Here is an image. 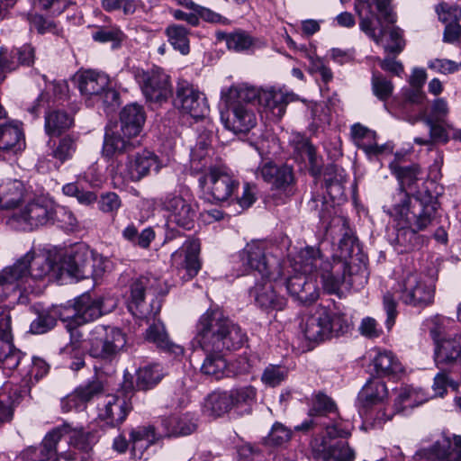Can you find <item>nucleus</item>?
<instances>
[{"label":"nucleus","mask_w":461,"mask_h":461,"mask_svg":"<svg viewBox=\"0 0 461 461\" xmlns=\"http://www.w3.org/2000/svg\"><path fill=\"white\" fill-rule=\"evenodd\" d=\"M384 212L396 222L394 241L407 251L413 248L417 233L432 222L436 208L433 204L411 198L407 191L393 193L383 205Z\"/></svg>","instance_id":"nucleus-1"},{"label":"nucleus","mask_w":461,"mask_h":461,"mask_svg":"<svg viewBox=\"0 0 461 461\" xmlns=\"http://www.w3.org/2000/svg\"><path fill=\"white\" fill-rule=\"evenodd\" d=\"M195 339L204 352L223 353L240 348L246 334L220 309H209L198 320Z\"/></svg>","instance_id":"nucleus-2"},{"label":"nucleus","mask_w":461,"mask_h":461,"mask_svg":"<svg viewBox=\"0 0 461 461\" xmlns=\"http://www.w3.org/2000/svg\"><path fill=\"white\" fill-rule=\"evenodd\" d=\"M325 436L317 435L310 442L311 454L315 461H354L355 451L347 439L351 435V425L341 418L334 419L325 426Z\"/></svg>","instance_id":"nucleus-3"},{"label":"nucleus","mask_w":461,"mask_h":461,"mask_svg":"<svg viewBox=\"0 0 461 461\" xmlns=\"http://www.w3.org/2000/svg\"><path fill=\"white\" fill-rule=\"evenodd\" d=\"M146 120L141 105L131 104L120 113V131L106 132L104 135L103 153L112 158L115 153L130 152L141 146L140 135Z\"/></svg>","instance_id":"nucleus-4"},{"label":"nucleus","mask_w":461,"mask_h":461,"mask_svg":"<svg viewBox=\"0 0 461 461\" xmlns=\"http://www.w3.org/2000/svg\"><path fill=\"white\" fill-rule=\"evenodd\" d=\"M104 258L80 243L71 248L62 258L59 270L77 280L96 279L104 272Z\"/></svg>","instance_id":"nucleus-5"},{"label":"nucleus","mask_w":461,"mask_h":461,"mask_svg":"<svg viewBox=\"0 0 461 461\" xmlns=\"http://www.w3.org/2000/svg\"><path fill=\"white\" fill-rule=\"evenodd\" d=\"M391 0H356L355 10L359 18V27L368 37L376 43L382 41L384 23H394L395 14L390 7Z\"/></svg>","instance_id":"nucleus-6"},{"label":"nucleus","mask_w":461,"mask_h":461,"mask_svg":"<svg viewBox=\"0 0 461 461\" xmlns=\"http://www.w3.org/2000/svg\"><path fill=\"white\" fill-rule=\"evenodd\" d=\"M354 268L352 262L338 260L332 266L326 262L321 270L323 289L329 294L340 295L343 290L363 286L367 279L366 268L359 267L356 273L353 272Z\"/></svg>","instance_id":"nucleus-7"},{"label":"nucleus","mask_w":461,"mask_h":461,"mask_svg":"<svg viewBox=\"0 0 461 461\" xmlns=\"http://www.w3.org/2000/svg\"><path fill=\"white\" fill-rule=\"evenodd\" d=\"M388 394V389L384 381L379 378L368 380L357 396L359 413L366 420H373L377 425L391 420L393 414L387 413L384 408Z\"/></svg>","instance_id":"nucleus-8"},{"label":"nucleus","mask_w":461,"mask_h":461,"mask_svg":"<svg viewBox=\"0 0 461 461\" xmlns=\"http://www.w3.org/2000/svg\"><path fill=\"white\" fill-rule=\"evenodd\" d=\"M90 356L104 360L114 359L126 345V335L115 326L96 325L86 340Z\"/></svg>","instance_id":"nucleus-9"},{"label":"nucleus","mask_w":461,"mask_h":461,"mask_svg":"<svg viewBox=\"0 0 461 461\" xmlns=\"http://www.w3.org/2000/svg\"><path fill=\"white\" fill-rule=\"evenodd\" d=\"M160 205L169 227L177 226L185 230L194 227L198 206L187 193H167L161 198Z\"/></svg>","instance_id":"nucleus-10"},{"label":"nucleus","mask_w":461,"mask_h":461,"mask_svg":"<svg viewBox=\"0 0 461 461\" xmlns=\"http://www.w3.org/2000/svg\"><path fill=\"white\" fill-rule=\"evenodd\" d=\"M55 213V204L51 200L37 197L14 212L8 219V224L15 230L30 231L52 221Z\"/></svg>","instance_id":"nucleus-11"},{"label":"nucleus","mask_w":461,"mask_h":461,"mask_svg":"<svg viewBox=\"0 0 461 461\" xmlns=\"http://www.w3.org/2000/svg\"><path fill=\"white\" fill-rule=\"evenodd\" d=\"M272 249L262 241L248 243L240 254L241 260L249 268L258 272L262 278L281 279V265Z\"/></svg>","instance_id":"nucleus-12"},{"label":"nucleus","mask_w":461,"mask_h":461,"mask_svg":"<svg viewBox=\"0 0 461 461\" xmlns=\"http://www.w3.org/2000/svg\"><path fill=\"white\" fill-rule=\"evenodd\" d=\"M115 153V155L127 154L124 161L119 160L117 164V174L123 182H139L153 170L158 172L161 164L158 157L152 151L142 149L141 151Z\"/></svg>","instance_id":"nucleus-13"},{"label":"nucleus","mask_w":461,"mask_h":461,"mask_svg":"<svg viewBox=\"0 0 461 461\" xmlns=\"http://www.w3.org/2000/svg\"><path fill=\"white\" fill-rule=\"evenodd\" d=\"M197 180L203 195L215 202L228 201L240 186L239 181L225 167L212 168Z\"/></svg>","instance_id":"nucleus-14"},{"label":"nucleus","mask_w":461,"mask_h":461,"mask_svg":"<svg viewBox=\"0 0 461 461\" xmlns=\"http://www.w3.org/2000/svg\"><path fill=\"white\" fill-rule=\"evenodd\" d=\"M399 299L407 305L424 309L434 303L435 285L425 276L408 273L399 283Z\"/></svg>","instance_id":"nucleus-15"},{"label":"nucleus","mask_w":461,"mask_h":461,"mask_svg":"<svg viewBox=\"0 0 461 461\" xmlns=\"http://www.w3.org/2000/svg\"><path fill=\"white\" fill-rule=\"evenodd\" d=\"M26 368L27 370L23 374L22 389L15 398L7 395V391L11 389L9 384H5L4 387L0 389V423L11 420L13 417L11 404L14 402L17 398L29 393L31 386L37 383L49 371L48 364L39 357L32 358L26 366Z\"/></svg>","instance_id":"nucleus-16"},{"label":"nucleus","mask_w":461,"mask_h":461,"mask_svg":"<svg viewBox=\"0 0 461 461\" xmlns=\"http://www.w3.org/2000/svg\"><path fill=\"white\" fill-rule=\"evenodd\" d=\"M77 81L81 95L89 100L110 105L119 97L118 93L110 87V78L105 73L84 70L77 74Z\"/></svg>","instance_id":"nucleus-17"},{"label":"nucleus","mask_w":461,"mask_h":461,"mask_svg":"<svg viewBox=\"0 0 461 461\" xmlns=\"http://www.w3.org/2000/svg\"><path fill=\"white\" fill-rule=\"evenodd\" d=\"M53 429H60V439L64 436L68 438L69 449L59 453V456L66 461H88L93 456V447L97 442L93 431L83 428H71L68 424L59 426Z\"/></svg>","instance_id":"nucleus-18"},{"label":"nucleus","mask_w":461,"mask_h":461,"mask_svg":"<svg viewBox=\"0 0 461 461\" xmlns=\"http://www.w3.org/2000/svg\"><path fill=\"white\" fill-rule=\"evenodd\" d=\"M135 79L146 100L151 103H162L172 95L169 76L160 68L138 70Z\"/></svg>","instance_id":"nucleus-19"},{"label":"nucleus","mask_w":461,"mask_h":461,"mask_svg":"<svg viewBox=\"0 0 461 461\" xmlns=\"http://www.w3.org/2000/svg\"><path fill=\"white\" fill-rule=\"evenodd\" d=\"M256 176L261 177L271 185L273 190L277 191L285 197L291 196L295 192V177L292 167L280 165L272 161H263L257 168Z\"/></svg>","instance_id":"nucleus-20"},{"label":"nucleus","mask_w":461,"mask_h":461,"mask_svg":"<svg viewBox=\"0 0 461 461\" xmlns=\"http://www.w3.org/2000/svg\"><path fill=\"white\" fill-rule=\"evenodd\" d=\"M150 285L151 279L147 276H140L132 279L130 284L128 309L138 318L155 317L159 312V302L152 301L150 309H149L144 303L145 294L149 289Z\"/></svg>","instance_id":"nucleus-21"},{"label":"nucleus","mask_w":461,"mask_h":461,"mask_svg":"<svg viewBox=\"0 0 461 461\" xmlns=\"http://www.w3.org/2000/svg\"><path fill=\"white\" fill-rule=\"evenodd\" d=\"M422 457L436 461H461V437L444 435L429 449H422L417 452L413 456V461H418V459Z\"/></svg>","instance_id":"nucleus-22"},{"label":"nucleus","mask_w":461,"mask_h":461,"mask_svg":"<svg viewBox=\"0 0 461 461\" xmlns=\"http://www.w3.org/2000/svg\"><path fill=\"white\" fill-rule=\"evenodd\" d=\"M295 100V95L282 88L261 89L259 107L271 120H280L285 113L286 106Z\"/></svg>","instance_id":"nucleus-23"},{"label":"nucleus","mask_w":461,"mask_h":461,"mask_svg":"<svg viewBox=\"0 0 461 461\" xmlns=\"http://www.w3.org/2000/svg\"><path fill=\"white\" fill-rule=\"evenodd\" d=\"M176 102L194 118L204 117L209 110L204 95L186 81L178 84Z\"/></svg>","instance_id":"nucleus-24"},{"label":"nucleus","mask_w":461,"mask_h":461,"mask_svg":"<svg viewBox=\"0 0 461 461\" xmlns=\"http://www.w3.org/2000/svg\"><path fill=\"white\" fill-rule=\"evenodd\" d=\"M279 279L262 278L249 291L255 303L265 311H281L286 305V299L276 291V284Z\"/></svg>","instance_id":"nucleus-25"},{"label":"nucleus","mask_w":461,"mask_h":461,"mask_svg":"<svg viewBox=\"0 0 461 461\" xmlns=\"http://www.w3.org/2000/svg\"><path fill=\"white\" fill-rule=\"evenodd\" d=\"M433 346V360L438 368L451 367L461 362V333L447 335Z\"/></svg>","instance_id":"nucleus-26"},{"label":"nucleus","mask_w":461,"mask_h":461,"mask_svg":"<svg viewBox=\"0 0 461 461\" xmlns=\"http://www.w3.org/2000/svg\"><path fill=\"white\" fill-rule=\"evenodd\" d=\"M200 248V241L191 239L186 240L180 249L172 254L173 263L179 265L180 268L185 271V274L182 276L185 281L194 277L201 269Z\"/></svg>","instance_id":"nucleus-27"},{"label":"nucleus","mask_w":461,"mask_h":461,"mask_svg":"<svg viewBox=\"0 0 461 461\" xmlns=\"http://www.w3.org/2000/svg\"><path fill=\"white\" fill-rule=\"evenodd\" d=\"M13 267L17 269L25 268L24 276L21 278L22 285L29 276L34 279L44 277L54 268V266L45 254H37L34 250H30L23 258L18 259L13 265Z\"/></svg>","instance_id":"nucleus-28"},{"label":"nucleus","mask_w":461,"mask_h":461,"mask_svg":"<svg viewBox=\"0 0 461 461\" xmlns=\"http://www.w3.org/2000/svg\"><path fill=\"white\" fill-rule=\"evenodd\" d=\"M288 294L302 303H312L319 297L316 282L308 274L295 272L285 281Z\"/></svg>","instance_id":"nucleus-29"},{"label":"nucleus","mask_w":461,"mask_h":461,"mask_svg":"<svg viewBox=\"0 0 461 461\" xmlns=\"http://www.w3.org/2000/svg\"><path fill=\"white\" fill-rule=\"evenodd\" d=\"M103 391V383L98 379L84 383L61 400V408L66 412L84 408L88 402L100 395Z\"/></svg>","instance_id":"nucleus-30"},{"label":"nucleus","mask_w":461,"mask_h":461,"mask_svg":"<svg viewBox=\"0 0 461 461\" xmlns=\"http://www.w3.org/2000/svg\"><path fill=\"white\" fill-rule=\"evenodd\" d=\"M60 440V429H52L39 447H30L23 451L19 461H49L59 455L57 444Z\"/></svg>","instance_id":"nucleus-31"},{"label":"nucleus","mask_w":461,"mask_h":461,"mask_svg":"<svg viewBox=\"0 0 461 461\" xmlns=\"http://www.w3.org/2000/svg\"><path fill=\"white\" fill-rule=\"evenodd\" d=\"M327 318L324 307H319L314 313L303 316L300 327L304 338L315 343L328 339V330L325 326Z\"/></svg>","instance_id":"nucleus-32"},{"label":"nucleus","mask_w":461,"mask_h":461,"mask_svg":"<svg viewBox=\"0 0 461 461\" xmlns=\"http://www.w3.org/2000/svg\"><path fill=\"white\" fill-rule=\"evenodd\" d=\"M196 423L188 413L162 418L158 428L159 437L187 436L196 429Z\"/></svg>","instance_id":"nucleus-33"},{"label":"nucleus","mask_w":461,"mask_h":461,"mask_svg":"<svg viewBox=\"0 0 461 461\" xmlns=\"http://www.w3.org/2000/svg\"><path fill=\"white\" fill-rule=\"evenodd\" d=\"M231 112L226 119L221 117L225 127L234 133H246L257 123L254 112L243 104L230 105Z\"/></svg>","instance_id":"nucleus-34"},{"label":"nucleus","mask_w":461,"mask_h":461,"mask_svg":"<svg viewBox=\"0 0 461 461\" xmlns=\"http://www.w3.org/2000/svg\"><path fill=\"white\" fill-rule=\"evenodd\" d=\"M106 310L101 298L93 299L89 294H83L74 303L73 318L78 323L92 321L102 316Z\"/></svg>","instance_id":"nucleus-35"},{"label":"nucleus","mask_w":461,"mask_h":461,"mask_svg":"<svg viewBox=\"0 0 461 461\" xmlns=\"http://www.w3.org/2000/svg\"><path fill=\"white\" fill-rule=\"evenodd\" d=\"M130 406L124 397L106 396L98 416L111 426L121 424L126 418Z\"/></svg>","instance_id":"nucleus-36"},{"label":"nucleus","mask_w":461,"mask_h":461,"mask_svg":"<svg viewBox=\"0 0 461 461\" xmlns=\"http://www.w3.org/2000/svg\"><path fill=\"white\" fill-rule=\"evenodd\" d=\"M326 262L323 261L319 249L307 247L291 259V267L294 272L311 275L318 269L321 270Z\"/></svg>","instance_id":"nucleus-37"},{"label":"nucleus","mask_w":461,"mask_h":461,"mask_svg":"<svg viewBox=\"0 0 461 461\" xmlns=\"http://www.w3.org/2000/svg\"><path fill=\"white\" fill-rule=\"evenodd\" d=\"M26 189L24 184L18 179L0 180V208L13 209L23 200Z\"/></svg>","instance_id":"nucleus-38"},{"label":"nucleus","mask_w":461,"mask_h":461,"mask_svg":"<svg viewBox=\"0 0 461 461\" xmlns=\"http://www.w3.org/2000/svg\"><path fill=\"white\" fill-rule=\"evenodd\" d=\"M261 89L258 90L247 84L231 86L230 88L221 91V100L226 105L242 104L257 100L259 104Z\"/></svg>","instance_id":"nucleus-39"},{"label":"nucleus","mask_w":461,"mask_h":461,"mask_svg":"<svg viewBox=\"0 0 461 461\" xmlns=\"http://www.w3.org/2000/svg\"><path fill=\"white\" fill-rule=\"evenodd\" d=\"M24 147L23 132L18 124L0 125V150L17 152Z\"/></svg>","instance_id":"nucleus-40"},{"label":"nucleus","mask_w":461,"mask_h":461,"mask_svg":"<svg viewBox=\"0 0 461 461\" xmlns=\"http://www.w3.org/2000/svg\"><path fill=\"white\" fill-rule=\"evenodd\" d=\"M210 150L209 144L205 141L198 142L191 150L190 168L193 174L200 176L210 172L212 168L217 167L210 157Z\"/></svg>","instance_id":"nucleus-41"},{"label":"nucleus","mask_w":461,"mask_h":461,"mask_svg":"<svg viewBox=\"0 0 461 461\" xmlns=\"http://www.w3.org/2000/svg\"><path fill=\"white\" fill-rule=\"evenodd\" d=\"M146 339L156 344L158 348L166 350L175 356H181L184 353V348L173 343L161 322H157L150 325L146 330Z\"/></svg>","instance_id":"nucleus-42"},{"label":"nucleus","mask_w":461,"mask_h":461,"mask_svg":"<svg viewBox=\"0 0 461 461\" xmlns=\"http://www.w3.org/2000/svg\"><path fill=\"white\" fill-rule=\"evenodd\" d=\"M294 141V152L303 161L309 163V170L312 176H319L321 174V159L316 155L314 147L308 139L302 136H296V140Z\"/></svg>","instance_id":"nucleus-43"},{"label":"nucleus","mask_w":461,"mask_h":461,"mask_svg":"<svg viewBox=\"0 0 461 461\" xmlns=\"http://www.w3.org/2000/svg\"><path fill=\"white\" fill-rule=\"evenodd\" d=\"M74 119L65 111L53 110L45 115V131L48 135L58 136L68 130Z\"/></svg>","instance_id":"nucleus-44"},{"label":"nucleus","mask_w":461,"mask_h":461,"mask_svg":"<svg viewBox=\"0 0 461 461\" xmlns=\"http://www.w3.org/2000/svg\"><path fill=\"white\" fill-rule=\"evenodd\" d=\"M373 365L378 376H390L402 371L400 361L391 351L378 352Z\"/></svg>","instance_id":"nucleus-45"},{"label":"nucleus","mask_w":461,"mask_h":461,"mask_svg":"<svg viewBox=\"0 0 461 461\" xmlns=\"http://www.w3.org/2000/svg\"><path fill=\"white\" fill-rule=\"evenodd\" d=\"M164 375L165 370L159 364L143 366L137 373L136 385L140 390H149L156 386Z\"/></svg>","instance_id":"nucleus-46"},{"label":"nucleus","mask_w":461,"mask_h":461,"mask_svg":"<svg viewBox=\"0 0 461 461\" xmlns=\"http://www.w3.org/2000/svg\"><path fill=\"white\" fill-rule=\"evenodd\" d=\"M426 402L424 394L420 390L405 386L399 390L394 400V409L396 412H405L409 409Z\"/></svg>","instance_id":"nucleus-47"},{"label":"nucleus","mask_w":461,"mask_h":461,"mask_svg":"<svg viewBox=\"0 0 461 461\" xmlns=\"http://www.w3.org/2000/svg\"><path fill=\"white\" fill-rule=\"evenodd\" d=\"M207 356L204 358L201 366V372L208 376L213 377L216 380L229 375L227 370V362L223 357L222 353L206 352Z\"/></svg>","instance_id":"nucleus-48"},{"label":"nucleus","mask_w":461,"mask_h":461,"mask_svg":"<svg viewBox=\"0 0 461 461\" xmlns=\"http://www.w3.org/2000/svg\"><path fill=\"white\" fill-rule=\"evenodd\" d=\"M326 315L328 320L325 321V326L328 330V339L344 335L349 331L351 322L345 313L326 308Z\"/></svg>","instance_id":"nucleus-49"},{"label":"nucleus","mask_w":461,"mask_h":461,"mask_svg":"<svg viewBox=\"0 0 461 461\" xmlns=\"http://www.w3.org/2000/svg\"><path fill=\"white\" fill-rule=\"evenodd\" d=\"M159 437L158 432L155 431L153 427H140L131 432V441L132 451L137 454H142V451L149 446L155 443Z\"/></svg>","instance_id":"nucleus-50"},{"label":"nucleus","mask_w":461,"mask_h":461,"mask_svg":"<svg viewBox=\"0 0 461 461\" xmlns=\"http://www.w3.org/2000/svg\"><path fill=\"white\" fill-rule=\"evenodd\" d=\"M170 44L181 54L186 55L190 51L188 30L180 24H171L165 31Z\"/></svg>","instance_id":"nucleus-51"},{"label":"nucleus","mask_w":461,"mask_h":461,"mask_svg":"<svg viewBox=\"0 0 461 461\" xmlns=\"http://www.w3.org/2000/svg\"><path fill=\"white\" fill-rule=\"evenodd\" d=\"M205 407L214 416H221L233 407V402L229 392H214L208 395Z\"/></svg>","instance_id":"nucleus-52"},{"label":"nucleus","mask_w":461,"mask_h":461,"mask_svg":"<svg viewBox=\"0 0 461 461\" xmlns=\"http://www.w3.org/2000/svg\"><path fill=\"white\" fill-rule=\"evenodd\" d=\"M352 137L357 141L358 146L367 155H378L381 154L384 148L379 146L376 143L366 144L364 142L365 139H373L375 133L360 123H356L351 127Z\"/></svg>","instance_id":"nucleus-53"},{"label":"nucleus","mask_w":461,"mask_h":461,"mask_svg":"<svg viewBox=\"0 0 461 461\" xmlns=\"http://www.w3.org/2000/svg\"><path fill=\"white\" fill-rule=\"evenodd\" d=\"M25 268L17 269L13 266L0 271V299L7 295V291L21 288V278L24 276Z\"/></svg>","instance_id":"nucleus-54"},{"label":"nucleus","mask_w":461,"mask_h":461,"mask_svg":"<svg viewBox=\"0 0 461 461\" xmlns=\"http://www.w3.org/2000/svg\"><path fill=\"white\" fill-rule=\"evenodd\" d=\"M390 169L400 182V186L394 193L401 190L406 191V187H410L417 181L420 173L417 165L402 167L397 162H392L390 164Z\"/></svg>","instance_id":"nucleus-55"},{"label":"nucleus","mask_w":461,"mask_h":461,"mask_svg":"<svg viewBox=\"0 0 461 461\" xmlns=\"http://www.w3.org/2000/svg\"><path fill=\"white\" fill-rule=\"evenodd\" d=\"M23 353L15 348L11 340L0 339V366L13 370L21 363Z\"/></svg>","instance_id":"nucleus-56"},{"label":"nucleus","mask_w":461,"mask_h":461,"mask_svg":"<svg viewBox=\"0 0 461 461\" xmlns=\"http://www.w3.org/2000/svg\"><path fill=\"white\" fill-rule=\"evenodd\" d=\"M371 89L373 95L380 101L386 103L394 89L393 82L376 70L372 71Z\"/></svg>","instance_id":"nucleus-57"},{"label":"nucleus","mask_w":461,"mask_h":461,"mask_svg":"<svg viewBox=\"0 0 461 461\" xmlns=\"http://www.w3.org/2000/svg\"><path fill=\"white\" fill-rule=\"evenodd\" d=\"M58 315L59 310L57 308L40 312L30 325L31 332L33 334L48 332L56 326Z\"/></svg>","instance_id":"nucleus-58"},{"label":"nucleus","mask_w":461,"mask_h":461,"mask_svg":"<svg viewBox=\"0 0 461 461\" xmlns=\"http://www.w3.org/2000/svg\"><path fill=\"white\" fill-rule=\"evenodd\" d=\"M425 123L429 128V138H415L414 142L419 145L432 146L436 142L446 143L448 140L447 131L438 123L440 122L434 121L433 118H424Z\"/></svg>","instance_id":"nucleus-59"},{"label":"nucleus","mask_w":461,"mask_h":461,"mask_svg":"<svg viewBox=\"0 0 461 461\" xmlns=\"http://www.w3.org/2000/svg\"><path fill=\"white\" fill-rule=\"evenodd\" d=\"M330 413H337V406L333 400L324 393H318L312 401V406L309 411V415L321 416Z\"/></svg>","instance_id":"nucleus-60"},{"label":"nucleus","mask_w":461,"mask_h":461,"mask_svg":"<svg viewBox=\"0 0 461 461\" xmlns=\"http://www.w3.org/2000/svg\"><path fill=\"white\" fill-rule=\"evenodd\" d=\"M92 38L97 42H113L117 46L124 40L125 36L118 27H98L93 32Z\"/></svg>","instance_id":"nucleus-61"},{"label":"nucleus","mask_w":461,"mask_h":461,"mask_svg":"<svg viewBox=\"0 0 461 461\" xmlns=\"http://www.w3.org/2000/svg\"><path fill=\"white\" fill-rule=\"evenodd\" d=\"M292 437V431L281 422H276L267 437L265 438V443L268 446H282L287 443Z\"/></svg>","instance_id":"nucleus-62"},{"label":"nucleus","mask_w":461,"mask_h":461,"mask_svg":"<svg viewBox=\"0 0 461 461\" xmlns=\"http://www.w3.org/2000/svg\"><path fill=\"white\" fill-rule=\"evenodd\" d=\"M76 149L77 139L71 135H67L60 139L59 145L52 151V155L60 162H64L72 158Z\"/></svg>","instance_id":"nucleus-63"},{"label":"nucleus","mask_w":461,"mask_h":461,"mask_svg":"<svg viewBox=\"0 0 461 461\" xmlns=\"http://www.w3.org/2000/svg\"><path fill=\"white\" fill-rule=\"evenodd\" d=\"M96 202L98 203V208L101 212L111 214L112 216H114L122 206L120 196L113 192L102 194L99 200Z\"/></svg>","instance_id":"nucleus-64"}]
</instances>
